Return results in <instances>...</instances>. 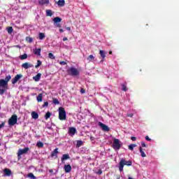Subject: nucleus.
<instances>
[{
	"label": "nucleus",
	"mask_w": 179,
	"mask_h": 179,
	"mask_svg": "<svg viewBox=\"0 0 179 179\" xmlns=\"http://www.w3.org/2000/svg\"><path fill=\"white\" fill-rule=\"evenodd\" d=\"M12 79V77L10 75L7 76L5 79H1V94H3L8 89H9V87L8 85V82Z\"/></svg>",
	"instance_id": "nucleus-1"
},
{
	"label": "nucleus",
	"mask_w": 179,
	"mask_h": 179,
	"mask_svg": "<svg viewBox=\"0 0 179 179\" xmlns=\"http://www.w3.org/2000/svg\"><path fill=\"white\" fill-rule=\"evenodd\" d=\"M124 166H132V161H127L124 159H122L119 163V171H120V173L124 171Z\"/></svg>",
	"instance_id": "nucleus-2"
},
{
	"label": "nucleus",
	"mask_w": 179,
	"mask_h": 179,
	"mask_svg": "<svg viewBox=\"0 0 179 179\" xmlns=\"http://www.w3.org/2000/svg\"><path fill=\"white\" fill-rule=\"evenodd\" d=\"M59 120L61 121H65L66 120V111L63 107L59 108Z\"/></svg>",
	"instance_id": "nucleus-3"
},
{
	"label": "nucleus",
	"mask_w": 179,
	"mask_h": 179,
	"mask_svg": "<svg viewBox=\"0 0 179 179\" xmlns=\"http://www.w3.org/2000/svg\"><path fill=\"white\" fill-rule=\"evenodd\" d=\"M67 73L70 75V76H78V75H79V71H78V69L71 67L67 69Z\"/></svg>",
	"instance_id": "nucleus-4"
},
{
	"label": "nucleus",
	"mask_w": 179,
	"mask_h": 179,
	"mask_svg": "<svg viewBox=\"0 0 179 179\" xmlns=\"http://www.w3.org/2000/svg\"><path fill=\"white\" fill-rule=\"evenodd\" d=\"M16 124H17V115H13L8 120V124L10 127H13V125H16Z\"/></svg>",
	"instance_id": "nucleus-5"
},
{
	"label": "nucleus",
	"mask_w": 179,
	"mask_h": 179,
	"mask_svg": "<svg viewBox=\"0 0 179 179\" xmlns=\"http://www.w3.org/2000/svg\"><path fill=\"white\" fill-rule=\"evenodd\" d=\"M29 148H25L24 149H19L17 153L18 160H20V159H22V155H26L27 152H29Z\"/></svg>",
	"instance_id": "nucleus-6"
},
{
	"label": "nucleus",
	"mask_w": 179,
	"mask_h": 179,
	"mask_svg": "<svg viewBox=\"0 0 179 179\" xmlns=\"http://www.w3.org/2000/svg\"><path fill=\"white\" fill-rule=\"evenodd\" d=\"M112 148L115 150H120V149L121 148V144H120V140L119 139H117V138L114 139Z\"/></svg>",
	"instance_id": "nucleus-7"
},
{
	"label": "nucleus",
	"mask_w": 179,
	"mask_h": 179,
	"mask_svg": "<svg viewBox=\"0 0 179 179\" xmlns=\"http://www.w3.org/2000/svg\"><path fill=\"white\" fill-rule=\"evenodd\" d=\"M98 125L101 128L102 131H104V132L110 131V127H108V126L106 125L104 123L99 122Z\"/></svg>",
	"instance_id": "nucleus-8"
},
{
	"label": "nucleus",
	"mask_w": 179,
	"mask_h": 179,
	"mask_svg": "<svg viewBox=\"0 0 179 179\" xmlns=\"http://www.w3.org/2000/svg\"><path fill=\"white\" fill-rule=\"evenodd\" d=\"M22 78H23V75L22 74L16 75L15 78L12 79L13 85H15V83H17V81L19 80V79H22Z\"/></svg>",
	"instance_id": "nucleus-9"
},
{
	"label": "nucleus",
	"mask_w": 179,
	"mask_h": 179,
	"mask_svg": "<svg viewBox=\"0 0 179 179\" xmlns=\"http://www.w3.org/2000/svg\"><path fill=\"white\" fill-rule=\"evenodd\" d=\"M107 52H106L104 50H99V55H101V57L102 59L101 60V62H104L106 61V55Z\"/></svg>",
	"instance_id": "nucleus-10"
},
{
	"label": "nucleus",
	"mask_w": 179,
	"mask_h": 179,
	"mask_svg": "<svg viewBox=\"0 0 179 179\" xmlns=\"http://www.w3.org/2000/svg\"><path fill=\"white\" fill-rule=\"evenodd\" d=\"M64 170L65 173H71V171H72V166H71V164H65L64 166Z\"/></svg>",
	"instance_id": "nucleus-11"
},
{
	"label": "nucleus",
	"mask_w": 179,
	"mask_h": 179,
	"mask_svg": "<svg viewBox=\"0 0 179 179\" xmlns=\"http://www.w3.org/2000/svg\"><path fill=\"white\" fill-rule=\"evenodd\" d=\"M33 66H34L29 62H25L22 64V67L24 69H29V68H33Z\"/></svg>",
	"instance_id": "nucleus-12"
},
{
	"label": "nucleus",
	"mask_w": 179,
	"mask_h": 179,
	"mask_svg": "<svg viewBox=\"0 0 179 179\" xmlns=\"http://www.w3.org/2000/svg\"><path fill=\"white\" fill-rule=\"evenodd\" d=\"M3 173L4 176H6V177H10V176H12V171L8 168H6L3 170Z\"/></svg>",
	"instance_id": "nucleus-13"
},
{
	"label": "nucleus",
	"mask_w": 179,
	"mask_h": 179,
	"mask_svg": "<svg viewBox=\"0 0 179 179\" xmlns=\"http://www.w3.org/2000/svg\"><path fill=\"white\" fill-rule=\"evenodd\" d=\"M76 134V128L75 127H70L69 129V134L73 136Z\"/></svg>",
	"instance_id": "nucleus-14"
},
{
	"label": "nucleus",
	"mask_w": 179,
	"mask_h": 179,
	"mask_svg": "<svg viewBox=\"0 0 179 179\" xmlns=\"http://www.w3.org/2000/svg\"><path fill=\"white\" fill-rule=\"evenodd\" d=\"M69 159H71V157H69V154H64L61 158V161L62 162V163H64L65 160H68Z\"/></svg>",
	"instance_id": "nucleus-15"
},
{
	"label": "nucleus",
	"mask_w": 179,
	"mask_h": 179,
	"mask_svg": "<svg viewBox=\"0 0 179 179\" xmlns=\"http://www.w3.org/2000/svg\"><path fill=\"white\" fill-rule=\"evenodd\" d=\"M56 3L59 8H62V6H65V0H59Z\"/></svg>",
	"instance_id": "nucleus-16"
},
{
	"label": "nucleus",
	"mask_w": 179,
	"mask_h": 179,
	"mask_svg": "<svg viewBox=\"0 0 179 179\" xmlns=\"http://www.w3.org/2000/svg\"><path fill=\"white\" fill-rule=\"evenodd\" d=\"M41 78V73H38L37 74V76L33 77V79H34V80H35V82H38V80H40Z\"/></svg>",
	"instance_id": "nucleus-17"
},
{
	"label": "nucleus",
	"mask_w": 179,
	"mask_h": 179,
	"mask_svg": "<svg viewBox=\"0 0 179 179\" xmlns=\"http://www.w3.org/2000/svg\"><path fill=\"white\" fill-rule=\"evenodd\" d=\"M34 52L35 55L40 57V55H41V48L35 49Z\"/></svg>",
	"instance_id": "nucleus-18"
},
{
	"label": "nucleus",
	"mask_w": 179,
	"mask_h": 179,
	"mask_svg": "<svg viewBox=\"0 0 179 179\" xmlns=\"http://www.w3.org/2000/svg\"><path fill=\"white\" fill-rule=\"evenodd\" d=\"M39 3L40 5H48V3H50V0H41Z\"/></svg>",
	"instance_id": "nucleus-19"
},
{
	"label": "nucleus",
	"mask_w": 179,
	"mask_h": 179,
	"mask_svg": "<svg viewBox=\"0 0 179 179\" xmlns=\"http://www.w3.org/2000/svg\"><path fill=\"white\" fill-rule=\"evenodd\" d=\"M36 100L38 103H41L43 101V94H39L36 97Z\"/></svg>",
	"instance_id": "nucleus-20"
},
{
	"label": "nucleus",
	"mask_w": 179,
	"mask_h": 179,
	"mask_svg": "<svg viewBox=\"0 0 179 179\" xmlns=\"http://www.w3.org/2000/svg\"><path fill=\"white\" fill-rule=\"evenodd\" d=\"M38 38L39 40H44V38H45V34L40 32L38 34Z\"/></svg>",
	"instance_id": "nucleus-21"
},
{
	"label": "nucleus",
	"mask_w": 179,
	"mask_h": 179,
	"mask_svg": "<svg viewBox=\"0 0 179 179\" xmlns=\"http://www.w3.org/2000/svg\"><path fill=\"white\" fill-rule=\"evenodd\" d=\"M87 61H89L90 62H93L94 61V56L93 55H90L88 56V57L87 58Z\"/></svg>",
	"instance_id": "nucleus-22"
},
{
	"label": "nucleus",
	"mask_w": 179,
	"mask_h": 179,
	"mask_svg": "<svg viewBox=\"0 0 179 179\" xmlns=\"http://www.w3.org/2000/svg\"><path fill=\"white\" fill-rule=\"evenodd\" d=\"M31 117L34 118V120H37V118H38V113L34 111L31 113Z\"/></svg>",
	"instance_id": "nucleus-23"
},
{
	"label": "nucleus",
	"mask_w": 179,
	"mask_h": 179,
	"mask_svg": "<svg viewBox=\"0 0 179 179\" xmlns=\"http://www.w3.org/2000/svg\"><path fill=\"white\" fill-rule=\"evenodd\" d=\"M58 155V148H55L51 153V157H54V156H57Z\"/></svg>",
	"instance_id": "nucleus-24"
},
{
	"label": "nucleus",
	"mask_w": 179,
	"mask_h": 179,
	"mask_svg": "<svg viewBox=\"0 0 179 179\" xmlns=\"http://www.w3.org/2000/svg\"><path fill=\"white\" fill-rule=\"evenodd\" d=\"M62 20V19L59 17H56L53 19V22L55 23H59Z\"/></svg>",
	"instance_id": "nucleus-25"
},
{
	"label": "nucleus",
	"mask_w": 179,
	"mask_h": 179,
	"mask_svg": "<svg viewBox=\"0 0 179 179\" xmlns=\"http://www.w3.org/2000/svg\"><path fill=\"white\" fill-rule=\"evenodd\" d=\"M139 150H140V153L142 157H146V154L145 153V152L143 151V149H142V147L139 148Z\"/></svg>",
	"instance_id": "nucleus-26"
},
{
	"label": "nucleus",
	"mask_w": 179,
	"mask_h": 179,
	"mask_svg": "<svg viewBox=\"0 0 179 179\" xmlns=\"http://www.w3.org/2000/svg\"><path fill=\"white\" fill-rule=\"evenodd\" d=\"M36 146L37 148H44V143L41 141H38L36 143Z\"/></svg>",
	"instance_id": "nucleus-27"
},
{
	"label": "nucleus",
	"mask_w": 179,
	"mask_h": 179,
	"mask_svg": "<svg viewBox=\"0 0 179 179\" xmlns=\"http://www.w3.org/2000/svg\"><path fill=\"white\" fill-rule=\"evenodd\" d=\"M27 177L31 179H37V178L34 176V174H33V173H29L27 175Z\"/></svg>",
	"instance_id": "nucleus-28"
},
{
	"label": "nucleus",
	"mask_w": 179,
	"mask_h": 179,
	"mask_svg": "<svg viewBox=\"0 0 179 179\" xmlns=\"http://www.w3.org/2000/svg\"><path fill=\"white\" fill-rule=\"evenodd\" d=\"M122 90L123 92H127V90H128V88L127 87V83L122 84Z\"/></svg>",
	"instance_id": "nucleus-29"
},
{
	"label": "nucleus",
	"mask_w": 179,
	"mask_h": 179,
	"mask_svg": "<svg viewBox=\"0 0 179 179\" xmlns=\"http://www.w3.org/2000/svg\"><path fill=\"white\" fill-rule=\"evenodd\" d=\"M7 31H8V34L13 33V27H7Z\"/></svg>",
	"instance_id": "nucleus-30"
},
{
	"label": "nucleus",
	"mask_w": 179,
	"mask_h": 179,
	"mask_svg": "<svg viewBox=\"0 0 179 179\" xmlns=\"http://www.w3.org/2000/svg\"><path fill=\"white\" fill-rule=\"evenodd\" d=\"M25 40L27 43H33V38L30 36H27Z\"/></svg>",
	"instance_id": "nucleus-31"
},
{
	"label": "nucleus",
	"mask_w": 179,
	"mask_h": 179,
	"mask_svg": "<svg viewBox=\"0 0 179 179\" xmlns=\"http://www.w3.org/2000/svg\"><path fill=\"white\" fill-rule=\"evenodd\" d=\"M46 16H52V10H46Z\"/></svg>",
	"instance_id": "nucleus-32"
},
{
	"label": "nucleus",
	"mask_w": 179,
	"mask_h": 179,
	"mask_svg": "<svg viewBox=\"0 0 179 179\" xmlns=\"http://www.w3.org/2000/svg\"><path fill=\"white\" fill-rule=\"evenodd\" d=\"M82 145H83V141H77V145H76L77 148H80V146H82Z\"/></svg>",
	"instance_id": "nucleus-33"
},
{
	"label": "nucleus",
	"mask_w": 179,
	"mask_h": 179,
	"mask_svg": "<svg viewBox=\"0 0 179 179\" xmlns=\"http://www.w3.org/2000/svg\"><path fill=\"white\" fill-rule=\"evenodd\" d=\"M50 117H51V113H50L49 111L46 113L45 115V120H48V118H50Z\"/></svg>",
	"instance_id": "nucleus-34"
},
{
	"label": "nucleus",
	"mask_w": 179,
	"mask_h": 179,
	"mask_svg": "<svg viewBox=\"0 0 179 179\" xmlns=\"http://www.w3.org/2000/svg\"><path fill=\"white\" fill-rule=\"evenodd\" d=\"M134 148H136V144H131L130 145H129V150H134Z\"/></svg>",
	"instance_id": "nucleus-35"
},
{
	"label": "nucleus",
	"mask_w": 179,
	"mask_h": 179,
	"mask_svg": "<svg viewBox=\"0 0 179 179\" xmlns=\"http://www.w3.org/2000/svg\"><path fill=\"white\" fill-rule=\"evenodd\" d=\"M27 59V54H24L20 56V59H22V60Z\"/></svg>",
	"instance_id": "nucleus-36"
},
{
	"label": "nucleus",
	"mask_w": 179,
	"mask_h": 179,
	"mask_svg": "<svg viewBox=\"0 0 179 179\" xmlns=\"http://www.w3.org/2000/svg\"><path fill=\"white\" fill-rule=\"evenodd\" d=\"M43 63L41 62V61H40V60H38L37 61V64L35 66V68H38V66H41V64H42Z\"/></svg>",
	"instance_id": "nucleus-37"
},
{
	"label": "nucleus",
	"mask_w": 179,
	"mask_h": 179,
	"mask_svg": "<svg viewBox=\"0 0 179 179\" xmlns=\"http://www.w3.org/2000/svg\"><path fill=\"white\" fill-rule=\"evenodd\" d=\"M52 103L53 104L58 105L59 104V101L57 99H53Z\"/></svg>",
	"instance_id": "nucleus-38"
},
{
	"label": "nucleus",
	"mask_w": 179,
	"mask_h": 179,
	"mask_svg": "<svg viewBox=\"0 0 179 179\" xmlns=\"http://www.w3.org/2000/svg\"><path fill=\"white\" fill-rule=\"evenodd\" d=\"M48 57L50 59H54L55 58V56H54V55L52 53H49L48 54Z\"/></svg>",
	"instance_id": "nucleus-39"
},
{
	"label": "nucleus",
	"mask_w": 179,
	"mask_h": 179,
	"mask_svg": "<svg viewBox=\"0 0 179 179\" xmlns=\"http://www.w3.org/2000/svg\"><path fill=\"white\" fill-rule=\"evenodd\" d=\"M142 148H148V145H145V141L141 142Z\"/></svg>",
	"instance_id": "nucleus-40"
},
{
	"label": "nucleus",
	"mask_w": 179,
	"mask_h": 179,
	"mask_svg": "<svg viewBox=\"0 0 179 179\" xmlns=\"http://www.w3.org/2000/svg\"><path fill=\"white\" fill-rule=\"evenodd\" d=\"M42 107H48V103L46 101V102H44L43 105L42 106Z\"/></svg>",
	"instance_id": "nucleus-41"
},
{
	"label": "nucleus",
	"mask_w": 179,
	"mask_h": 179,
	"mask_svg": "<svg viewBox=\"0 0 179 179\" xmlns=\"http://www.w3.org/2000/svg\"><path fill=\"white\" fill-rule=\"evenodd\" d=\"M127 117H129L130 118H132V117H134V113H129L127 115Z\"/></svg>",
	"instance_id": "nucleus-42"
},
{
	"label": "nucleus",
	"mask_w": 179,
	"mask_h": 179,
	"mask_svg": "<svg viewBox=\"0 0 179 179\" xmlns=\"http://www.w3.org/2000/svg\"><path fill=\"white\" fill-rule=\"evenodd\" d=\"M60 65H66V62L62 61L59 62Z\"/></svg>",
	"instance_id": "nucleus-43"
},
{
	"label": "nucleus",
	"mask_w": 179,
	"mask_h": 179,
	"mask_svg": "<svg viewBox=\"0 0 179 179\" xmlns=\"http://www.w3.org/2000/svg\"><path fill=\"white\" fill-rule=\"evenodd\" d=\"M145 140L148 141L149 142H150V141H152V139H150V138H149V136H145Z\"/></svg>",
	"instance_id": "nucleus-44"
},
{
	"label": "nucleus",
	"mask_w": 179,
	"mask_h": 179,
	"mask_svg": "<svg viewBox=\"0 0 179 179\" xmlns=\"http://www.w3.org/2000/svg\"><path fill=\"white\" fill-rule=\"evenodd\" d=\"M131 139L133 141H136V137H135V136H131Z\"/></svg>",
	"instance_id": "nucleus-45"
},
{
	"label": "nucleus",
	"mask_w": 179,
	"mask_h": 179,
	"mask_svg": "<svg viewBox=\"0 0 179 179\" xmlns=\"http://www.w3.org/2000/svg\"><path fill=\"white\" fill-rule=\"evenodd\" d=\"M97 174H103V171L101 170H99L98 172H97Z\"/></svg>",
	"instance_id": "nucleus-46"
},
{
	"label": "nucleus",
	"mask_w": 179,
	"mask_h": 179,
	"mask_svg": "<svg viewBox=\"0 0 179 179\" xmlns=\"http://www.w3.org/2000/svg\"><path fill=\"white\" fill-rule=\"evenodd\" d=\"M116 179H121V176L116 175Z\"/></svg>",
	"instance_id": "nucleus-47"
},
{
	"label": "nucleus",
	"mask_w": 179,
	"mask_h": 179,
	"mask_svg": "<svg viewBox=\"0 0 179 179\" xmlns=\"http://www.w3.org/2000/svg\"><path fill=\"white\" fill-rule=\"evenodd\" d=\"M95 138L93 136H90V141H94Z\"/></svg>",
	"instance_id": "nucleus-48"
},
{
	"label": "nucleus",
	"mask_w": 179,
	"mask_h": 179,
	"mask_svg": "<svg viewBox=\"0 0 179 179\" xmlns=\"http://www.w3.org/2000/svg\"><path fill=\"white\" fill-rule=\"evenodd\" d=\"M67 40H68V38L66 37L63 38V41H67Z\"/></svg>",
	"instance_id": "nucleus-49"
},
{
	"label": "nucleus",
	"mask_w": 179,
	"mask_h": 179,
	"mask_svg": "<svg viewBox=\"0 0 179 179\" xmlns=\"http://www.w3.org/2000/svg\"><path fill=\"white\" fill-rule=\"evenodd\" d=\"M66 30H68L69 31H71V27H66Z\"/></svg>",
	"instance_id": "nucleus-50"
},
{
	"label": "nucleus",
	"mask_w": 179,
	"mask_h": 179,
	"mask_svg": "<svg viewBox=\"0 0 179 179\" xmlns=\"http://www.w3.org/2000/svg\"><path fill=\"white\" fill-rule=\"evenodd\" d=\"M85 89H81V90H80V92H81V93L83 94V93H85Z\"/></svg>",
	"instance_id": "nucleus-51"
},
{
	"label": "nucleus",
	"mask_w": 179,
	"mask_h": 179,
	"mask_svg": "<svg viewBox=\"0 0 179 179\" xmlns=\"http://www.w3.org/2000/svg\"><path fill=\"white\" fill-rule=\"evenodd\" d=\"M49 173H54V170H52V169H50V170H49Z\"/></svg>",
	"instance_id": "nucleus-52"
},
{
	"label": "nucleus",
	"mask_w": 179,
	"mask_h": 179,
	"mask_svg": "<svg viewBox=\"0 0 179 179\" xmlns=\"http://www.w3.org/2000/svg\"><path fill=\"white\" fill-rule=\"evenodd\" d=\"M59 32H60V33H64V29H59Z\"/></svg>",
	"instance_id": "nucleus-53"
},
{
	"label": "nucleus",
	"mask_w": 179,
	"mask_h": 179,
	"mask_svg": "<svg viewBox=\"0 0 179 179\" xmlns=\"http://www.w3.org/2000/svg\"><path fill=\"white\" fill-rule=\"evenodd\" d=\"M109 55H113V51L110 50V51H109Z\"/></svg>",
	"instance_id": "nucleus-54"
},
{
	"label": "nucleus",
	"mask_w": 179,
	"mask_h": 179,
	"mask_svg": "<svg viewBox=\"0 0 179 179\" xmlns=\"http://www.w3.org/2000/svg\"><path fill=\"white\" fill-rule=\"evenodd\" d=\"M3 125H5V124L4 123H1V128H2V127H3Z\"/></svg>",
	"instance_id": "nucleus-55"
},
{
	"label": "nucleus",
	"mask_w": 179,
	"mask_h": 179,
	"mask_svg": "<svg viewBox=\"0 0 179 179\" xmlns=\"http://www.w3.org/2000/svg\"><path fill=\"white\" fill-rule=\"evenodd\" d=\"M57 27H61V24H57Z\"/></svg>",
	"instance_id": "nucleus-56"
},
{
	"label": "nucleus",
	"mask_w": 179,
	"mask_h": 179,
	"mask_svg": "<svg viewBox=\"0 0 179 179\" xmlns=\"http://www.w3.org/2000/svg\"><path fill=\"white\" fill-rule=\"evenodd\" d=\"M0 128H1V125H0Z\"/></svg>",
	"instance_id": "nucleus-57"
}]
</instances>
